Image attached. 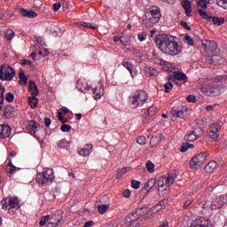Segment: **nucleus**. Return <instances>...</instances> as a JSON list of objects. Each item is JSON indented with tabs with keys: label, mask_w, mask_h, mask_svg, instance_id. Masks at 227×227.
Wrapping results in <instances>:
<instances>
[{
	"label": "nucleus",
	"mask_w": 227,
	"mask_h": 227,
	"mask_svg": "<svg viewBox=\"0 0 227 227\" xmlns=\"http://www.w3.org/2000/svg\"><path fill=\"white\" fill-rule=\"evenodd\" d=\"M153 63H154V65H160L161 67H168V61L157 58L153 59Z\"/></svg>",
	"instance_id": "nucleus-41"
},
{
	"label": "nucleus",
	"mask_w": 227,
	"mask_h": 227,
	"mask_svg": "<svg viewBox=\"0 0 227 227\" xmlns=\"http://www.w3.org/2000/svg\"><path fill=\"white\" fill-rule=\"evenodd\" d=\"M190 227H212V223H210V220L208 218L196 219L192 223Z\"/></svg>",
	"instance_id": "nucleus-15"
},
{
	"label": "nucleus",
	"mask_w": 227,
	"mask_h": 227,
	"mask_svg": "<svg viewBox=\"0 0 227 227\" xmlns=\"http://www.w3.org/2000/svg\"><path fill=\"white\" fill-rule=\"evenodd\" d=\"M60 130H61V132H70V130H72V126H70L68 124H63L60 127Z\"/></svg>",
	"instance_id": "nucleus-52"
},
{
	"label": "nucleus",
	"mask_w": 227,
	"mask_h": 227,
	"mask_svg": "<svg viewBox=\"0 0 227 227\" xmlns=\"http://www.w3.org/2000/svg\"><path fill=\"white\" fill-rule=\"evenodd\" d=\"M160 210H162V207H159V206L155 205L154 207H151L149 209V215H155V214H157V212H159Z\"/></svg>",
	"instance_id": "nucleus-47"
},
{
	"label": "nucleus",
	"mask_w": 227,
	"mask_h": 227,
	"mask_svg": "<svg viewBox=\"0 0 227 227\" xmlns=\"http://www.w3.org/2000/svg\"><path fill=\"white\" fill-rule=\"evenodd\" d=\"M5 39L9 43H12V40L15 38V32L12 29H7V31L4 34Z\"/></svg>",
	"instance_id": "nucleus-30"
},
{
	"label": "nucleus",
	"mask_w": 227,
	"mask_h": 227,
	"mask_svg": "<svg viewBox=\"0 0 227 227\" xmlns=\"http://www.w3.org/2000/svg\"><path fill=\"white\" fill-rule=\"evenodd\" d=\"M184 42L187 45H191V46L194 45V40H192V37L191 35H185L184 37Z\"/></svg>",
	"instance_id": "nucleus-49"
},
{
	"label": "nucleus",
	"mask_w": 227,
	"mask_h": 227,
	"mask_svg": "<svg viewBox=\"0 0 227 227\" xmlns=\"http://www.w3.org/2000/svg\"><path fill=\"white\" fill-rule=\"evenodd\" d=\"M52 180H54V170L52 168H45L42 174L36 175V182L40 185H46V184L52 182Z\"/></svg>",
	"instance_id": "nucleus-5"
},
{
	"label": "nucleus",
	"mask_w": 227,
	"mask_h": 227,
	"mask_svg": "<svg viewBox=\"0 0 227 227\" xmlns=\"http://www.w3.org/2000/svg\"><path fill=\"white\" fill-rule=\"evenodd\" d=\"M207 49L214 51L217 49V43L215 41H207Z\"/></svg>",
	"instance_id": "nucleus-38"
},
{
	"label": "nucleus",
	"mask_w": 227,
	"mask_h": 227,
	"mask_svg": "<svg viewBox=\"0 0 227 227\" xmlns=\"http://www.w3.org/2000/svg\"><path fill=\"white\" fill-rule=\"evenodd\" d=\"M217 79H218V81H221V82L227 84V74L226 75H218Z\"/></svg>",
	"instance_id": "nucleus-61"
},
{
	"label": "nucleus",
	"mask_w": 227,
	"mask_h": 227,
	"mask_svg": "<svg viewBox=\"0 0 227 227\" xmlns=\"http://www.w3.org/2000/svg\"><path fill=\"white\" fill-rule=\"evenodd\" d=\"M181 26L182 27H184V29H186V31H191V26H189V24L185 21H181Z\"/></svg>",
	"instance_id": "nucleus-62"
},
{
	"label": "nucleus",
	"mask_w": 227,
	"mask_h": 227,
	"mask_svg": "<svg viewBox=\"0 0 227 227\" xmlns=\"http://www.w3.org/2000/svg\"><path fill=\"white\" fill-rule=\"evenodd\" d=\"M190 148H194V145L193 144H190V143H183V145H181V149L180 152H182V153L187 152V150H189Z\"/></svg>",
	"instance_id": "nucleus-39"
},
{
	"label": "nucleus",
	"mask_w": 227,
	"mask_h": 227,
	"mask_svg": "<svg viewBox=\"0 0 227 227\" xmlns=\"http://www.w3.org/2000/svg\"><path fill=\"white\" fill-rule=\"evenodd\" d=\"M122 65L127 68V70H129V74H131V77H134L136 75V73L134 74V73L132 72V62H130L129 59H124L122 61Z\"/></svg>",
	"instance_id": "nucleus-23"
},
{
	"label": "nucleus",
	"mask_w": 227,
	"mask_h": 227,
	"mask_svg": "<svg viewBox=\"0 0 227 227\" xmlns=\"http://www.w3.org/2000/svg\"><path fill=\"white\" fill-rule=\"evenodd\" d=\"M5 100L9 103L13 102V100H15V95L12 92H7L5 94Z\"/></svg>",
	"instance_id": "nucleus-50"
},
{
	"label": "nucleus",
	"mask_w": 227,
	"mask_h": 227,
	"mask_svg": "<svg viewBox=\"0 0 227 227\" xmlns=\"http://www.w3.org/2000/svg\"><path fill=\"white\" fill-rule=\"evenodd\" d=\"M208 159V156L207 155V153H200L197 155H195L191 160H190V166L192 169H200L201 168V164L205 162Z\"/></svg>",
	"instance_id": "nucleus-9"
},
{
	"label": "nucleus",
	"mask_w": 227,
	"mask_h": 227,
	"mask_svg": "<svg viewBox=\"0 0 227 227\" xmlns=\"http://www.w3.org/2000/svg\"><path fill=\"white\" fill-rule=\"evenodd\" d=\"M174 78L176 80V81H183L184 82H187V74H184V73H175L174 74Z\"/></svg>",
	"instance_id": "nucleus-31"
},
{
	"label": "nucleus",
	"mask_w": 227,
	"mask_h": 227,
	"mask_svg": "<svg viewBox=\"0 0 227 227\" xmlns=\"http://www.w3.org/2000/svg\"><path fill=\"white\" fill-rule=\"evenodd\" d=\"M184 139L186 141H196V139H198V137H196L194 131H190L189 133H187V135L184 137Z\"/></svg>",
	"instance_id": "nucleus-40"
},
{
	"label": "nucleus",
	"mask_w": 227,
	"mask_h": 227,
	"mask_svg": "<svg viewBox=\"0 0 227 227\" xmlns=\"http://www.w3.org/2000/svg\"><path fill=\"white\" fill-rule=\"evenodd\" d=\"M95 100H100L104 96V87L102 85L97 86L92 90Z\"/></svg>",
	"instance_id": "nucleus-21"
},
{
	"label": "nucleus",
	"mask_w": 227,
	"mask_h": 227,
	"mask_svg": "<svg viewBox=\"0 0 227 227\" xmlns=\"http://www.w3.org/2000/svg\"><path fill=\"white\" fill-rule=\"evenodd\" d=\"M218 6H221L224 10L227 9V0H216Z\"/></svg>",
	"instance_id": "nucleus-54"
},
{
	"label": "nucleus",
	"mask_w": 227,
	"mask_h": 227,
	"mask_svg": "<svg viewBox=\"0 0 227 227\" xmlns=\"http://www.w3.org/2000/svg\"><path fill=\"white\" fill-rule=\"evenodd\" d=\"M28 103L29 106L32 109H35V107H36V106H38V98H36V96H32V98H28Z\"/></svg>",
	"instance_id": "nucleus-37"
},
{
	"label": "nucleus",
	"mask_w": 227,
	"mask_h": 227,
	"mask_svg": "<svg viewBox=\"0 0 227 227\" xmlns=\"http://www.w3.org/2000/svg\"><path fill=\"white\" fill-rule=\"evenodd\" d=\"M82 84H84V82L81 80L77 81V84H76V88L77 90H80V91H82L84 93V91H90V86H85L83 87Z\"/></svg>",
	"instance_id": "nucleus-36"
},
{
	"label": "nucleus",
	"mask_w": 227,
	"mask_h": 227,
	"mask_svg": "<svg viewBox=\"0 0 227 227\" xmlns=\"http://www.w3.org/2000/svg\"><path fill=\"white\" fill-rule=\"evenodd\" d=\"M57 145L59 146V148L68 150V148H70V142H68L67 138H62L57 143Z\"/></svg>",
	"instance_id": "nucleus-26"
},
{
	"label": "nucleus",
	"mask_w": 227,
	"mask_h": 227,
	"mask_svg": "<svg viewBox=\"0 0 227 227\" xmlns=\"http://www.w3.org/2000/svg\"><path fill=\"white\" fill-rule=\"evenodd\" d=\"M77 24L78 26H82V27H86L87 29H97V27H98V25L95 23L79 22Z\"/></svg>",
	"instance_id": "nucleus-33"
},
{
	"label": "nucleus",
	"mask_w": 227,
	"mask_h": 227,
	"mask_svg": "<svg viewBox=\"0 0 227 227\" xmlns=\"http://www.w3.org/2000/svg\"><path fill=\"white\" fill-rule=\"evenodd\" d=\"M164 88H165V92L169 93L171 90H173V83L168 82L164 84Z\"/></svg>",
	"instance_id": "nucleus-55"
},
{
	"label": "nucleus",
	"mask_w": 227,
	"mask_h": 227,
	"mask_svg": "<svg viewBox=\"0 0 227 227\" xmlns=\"http://www.w3.org/2000/svg\"><path fill=\"white\" fill-rule=\"evenodd\" d=\"M161 140H162V134H158L155 137H152L150 145L151 146H157V145H159V143H160Z\"/></svg>",
	"instance_id": "nucleus-27"
},
{
	"label": "nucleus",
	"mask_w": 227,
	"mask_h": 227,
	"mask_svg": "<svg viewBox=\"0 0 227 227\" xmlns=\"http://www.w3.org/2000/svg\"><path fill=\"white\" fill-rule=\"evenodd\" d=\"M3 106H4V87H0V107L3 110Z\"/></svg>",
	"instance_id": "nucleus-42"
},
{
	"label": "nucleus",
	"mask_w": 227,
	"mask_h": 227,
	"mask_svg": "<svg viewBox=\"0 0 227 227\" xmlns=\"http://www.w3.org/2000/svg\"><path fill=\"white\" fill-rule=\"evenodd\" d=\"M12 135V128L7 124L0 125V137L1 139H6Z\"/></svg>",
	"instance_id": "nucleus-16"
},
{
	"label": "nucleus",
	"mask_w": 227,
	"mask_h": 227,
	"mask_svg": "<svg viewBox=\"0 0 227 227\" xmlns=\"http://www.w3.org/2000/svg\"><path fill=\"white\" fill-rule=\"evenodd\" d=\"M28 88L30 90V93H31L32 97H37L38 87H36V84L35 83V82H29Z\"/></svg>",
	"instance_id": "nucleus-25"
},
{
	"label": "nucleus",
	"mask_w": 227,
	"mask_h": 227,
	"mask_svg": "<svg viewBox=\"0 0 227 227\" xmlns=\"http://www.w3.org/2000/svg\"><path fill=\"white\" fill-rule=\"evenodd\" d=\"M155 184H157V179H155V178L150 179V180L145 184V191H150V189H153V187H155Z\"/></svg>",
	"instance_id": "nucleus-34"
},
{
	"label": "nucleus",
	"mask_w": 227,
	"mask_h": 227,
	"mask_svg": "<svg viewBox=\"0 0 227 227\" xmlns=\"http://www.w3.org/2000/svg\"><path fill=\"white\" fill-rule=\"evenodd\" d=\"M154 42L160 51L166 56H178L182 52L183 47L175 37L170 35H161L154 38Z\"/></svg>",
	"instance_id": "nucleus-1"
},
{
	"label": "nucleus",
	"mask_w": 227,
	"mask_h": 227,
	"mask_svg": "<svg viewBox=\"0 0 227 227\" xmlns=\"http://www.w3.org/2000/svg\"><path fill=\"white\" fill-rule=\"evenodd\" d=\"M207 90L209 93H212L215 97H217L221 95V93H224V91H226L225 87H219L215 85L209 86Z\"/></svg>",
	"instance_id": "nucleus-19"
},
{
	"label": "nucleus",
	"mask_w": 227,
	"mask_h": 227,
	"mask_svg": "<svg viewBox=\"0 0 227 227\" xmlns=\"http://www.w3.org/2000/svg\"><path fill=\"white\" fill-rule=\"evenodd\" d=\"M186 100L187 102H196V97H194L193 95H189L187 98H186Z\"/></svg>",
	"instance_id": "nucleus-64"
},
{
	"label": "nucleus",
	"mask_w": 227,
	"mask_h": 227,
	"mask_svg": "<svg viewBox=\"0 0 227 227\" xmlns=\"http://www.w3.org/2000/svg\"><path fill=\"white\" fill-rule=\"evenodd\" d=\"M147 113L149 116H154V114H156L157 113V107L155 106L149 107L147 110Z\"/></svg>",
	"instance_id": "nucleus-53"
},
{
	"label": "nucleus",
	"mask_w": 227,
	"mask_h": 227,
	"mask_svg": "<svg viewBox=\"0 0 227 227\" xmlns=\"http://www.w3.org/2000/svg\"><path fill=\"white\" fill-rule=\"evenodd\" d=\"M17 169V168L10 163H8L7 166V172L8 173H14V171Z\"/></svg>",
	"instance_id": "nucleus-59"
},
{
	"label": "nucleus",
	"mask_w": 227,
	"mask_h": 227,
	"mask_svg": "<svg viewBox=\"0 0 227 227\" xmlns=\"http://www.w3.org/2000/svg\"><path fill=\"white\" fill-rule=\"evenodd\" d=\"M227 203V196H215L211 200V210H217L219 208H223L224 204Z\"/></svg>",
	"instance_id": "nucleus-11"
},
{
	"label": "nucleus",
	"mask_w": 227,
	"mask_h": 227,
	"mask_svg": "<svg viewBox=\"0 0 227 227\" xmlns=\"http://www.w3.org/2000/svg\"><path fill=\"white\" fill-rule=\"evenodd\" d=\"M198 204L201 205V208L203 211L202 214H207L208 210H212V202L210 200H207L206 197H200L198 200Z\"/></svg>",
	"instance_id": "nucleus-14"
},
{
	"label": "nucleus",
	"mask_w": 227,
	"mask_h": 227,
	"mask_svg": "<svg viewBox=\"0 0 227 227\" xmlns=\"http://www.w3.org/2000/svg\"><path fill=\"white\" fill-rule=\"evenodd\" d=\"M51 215H47L45 216H42L41 217V221L39 222V226H45V223L51 220Z\"/></svg>",
	"instance_id": "nucleus-48"
},
{
	"label": "nucleus",
	"mask_w": 227,
	"mask_h": 227,
	"mask_svg": "<svg viewBox=\"0 0 227 227\" xmlns=\"http://www.w3.org/2000/svg\"><path fill=\"white\" fill-rule=\"evenodd\" d=\"M36 43H38V45H40L41 47H44L45 45V42H43V39L42 37H37L36 38Z\"/></svg>",
	"instance_id": "nucleus-63"
},
{
	"label": "nucleus",
	"mask_w": 227,
	"mask_h": 227,
	"mask_svg": "<svg viewBox=\"0 0 227 227\" xmlns=\"http://www.w3.org/2000/svg\"><path fill=\"white\" fill-rule=\"evenodd\" d=\"M145 168L150 173H153L155 171V165L152 161H147L145 164Z\"/></svg>",
	"instance_id": "nucleus-46"
},
{
	"label": "nucleus",
	"mask_w": 227,
	"mask_h": 227,
	"mask_svg": "<svg viewBox=\"0 0 227 227\" xmlns=\"http://www.w3.org/2000/svg\"><path fill=\"white\" fill-rule=\"evenodd\" d=\"M160 11L157 7H153L150 11L145 12V20L143 21V26L145 27H152L160 20Z\"/></svg>",
	"instance_id": "nucleus-4"
},
{
	"label": "nucleus",
	"mask_w": 227,
	"mask_h": 227,
	"mask_svg": "<svg viewBox=\"0 0 227 227\" xmlns=\"http://www.w3.org/2000/svg\"><path fill=\"white\" fill-rule=\"evenodd\" d=\"M93 150L92 144H86L83 148H78V153L82 157H88L91 154V151Z\"/></svg>",
	"instance_id": "nucleus-17"
},
{
	"label": "nucleus",
	"mask_w": 227,
	"mask_h": 227,
	"mask_svg": "<svg viewBox=\"0 0 227 227\" xmlns=\"http://www.w3.org/2000/svg\"><path fill=\"white\" fill-rule=\"evenodd\" d=\"M107 210H109L108 204L98 206V211L99 212V214H106V212H107Z\"/></svg>",
	"instance_id": "nucleus-44"
},
{
	"label": "nucleus",
	"mask_w": 227,
	"mask_h": 227,
	"mask_svg": "<svg viewBox=\"0 0 227 227\" xmlns=\"http://www.w3.org/2000/svg\"><path fill=\"white\" fill-rule=\"evenodd\" d=\"M170 114H172L174 118H181L182 120H184V118L187 117V114H189V112L187 111V107L181 106L178 108H173L170 111Z\"/></svg>",
	"instance_id": "nucleus-13"
},
{
	"label": "nucleus",
	"mask_w": 227,
	"mask_h": 227,
	"mask_svg": "<svg viewBox=\"0 0 227 227\" xmlns=\"http://www.w3.org/2000/svg\"><path fill=\"white\" fill-rule=\"evenodd\" d=\"M27 130L32 136H35L36 134V121H30L27 126Z\"/></svg>",
	"instance_id": "nucleus-28"
},
{
	"label": "nucleus",
	"mask_w": 227,
	"mask_h": 227,
	"mask_svg": "<svg viewBox=\"0 0 227 227\" xmlns=\"http://www.w3.org/2000/svg\"><path fill=\"white\" fill-rule=\"evenodd\" d=\"M131 187H132V189H139L141 187V182L132 180L131 181Z\"/></svg>",
	"instance_id": "nucleus-56"
},
{
	"label": "nucleus",
	"mask_w": 227,
	"mask_h": 227,
	"mask_svg": "<svg viewBox=\"0 0 227 227\" xmlns=\"http://www.w3.org/2000/svg\"><path fill=\"white\" fill-rule=\"evenodd\" d=\"M207 61L209 64L214 63L215 65H224V63H226V59L219 55L208 57Z\"/></svg>",
	"instance_id": "nucleus-18"
},
{
	"label": "nucleus",
	"mask_w": 227,
	"mask_h": 227,
	"mask_svg": "<svg viewBox=\"0 0 227 227\" xmlns=\"http://www.w3.org/2000/svg\"><path fill=\"white\" fill-rule=\"evenodd\" d=\"M12 111H13V107L12 106H7L4 109V116L5 118H10V114H12Z\"/></svg>",
	"instance_id": "nucleus-45"
},
{
	"label": "nucleus",
	"mask_w": 227,
	"mask_h": 227,
	"mask_svg": "<svg viewBox=\"0 0 227 227\" xmlns=\"http://www.w3.org/2000/svg\"><path fill=\"white\" fill-rule=\"evenodd\" d=\"M138 145H146V137L145 136H140L137 139Z\"/></svg>",
	"instance_id": "nucleus-57"
},
{
	"label": "nucleus",
	"mask_w": 227,
	"mask_h": 227,
	"mask_svg": "<svg viewBox=\"0 0 227 227\" xmlns=\"http://www.w3.org/2000/svg\"><path fill=\"white\" fill-rule=\"evenodd\" d=\"M141 210H143V208L135 211L126 217L124 220V224L126 227H141V224L137 223V219L141 217Z\"/></svg>",
	"instance_id": "nucleus-8"
},
{
	"label": "nucleus",
	"mask_w": 227,
	"mask_h": 227,
	"mask_svg": "<svg viewBox=\"0 0 227 227\" xmlns=\"http://www.w3.org/2000/svg\"><path fill=\"white\" fill-rule=\"evenodd\" d=\"M178 178V170H171L168 176H163L158 181V191H168L170 185L175 184V180Z\"/></svg>",
	"instance_id": "nucleus-3"
},
{
	"label": "nucleus",
	"mask_w": 227,
	"mask_h": 227,
	"mask_svg": "<svg viewBox=\"0 0 227 227\" xmlns=\"http://www.w3.org/2000/svg\"><path fill=\"white\" fill-rule=\"evenodd\" d=\"M219 165L217 164V162L215 161H210L209 163H207V165L206 166V171L207 173H214V171H215V169H217V167Z\"/></svg>",
	"instance_id": "nucleus-24"
},
{
	"label": "nucleus",
	"mask_w": 227,
	"mask_h": 227,
	"mask_svg": "<svg viewBox=\"0 0 227 227\" xmlns=\"http://www.w3.org/2000/svg\"><path fill=\"white\" fill-rule=\"evenodd\" d=\"M199 15H200L201 19H204V20H210L212 19V22L215 26H223L224 24V18L221 17H212L207 13V12L199 9L198 10Z\"/></svg>",
	"instance_id": "nucleus-10"
},
{
	"label": "nucleus",
	"mask_w": 227,
	"mask_h": 227,
	"mask_svg": "<svg viewBox=\"0 0 227 227\" xmlns=\"http://www.w3.org/2000/svg\"><path fill=\"white\" fill-rule=\"evenodd\" d=\"M61 219H63V217L61 216V211H57L51 218V220L57 224H59V223H61Z\"/></svg>",
	"instance_id": "nucleus-32"
},
{
	"label": "nucleus",
	"mask_w": 227,
	"mask_h": 227,
	"mask_svg": "<svg viewBox=\"0 0 227 227\" xmlns=\"http://www.w3.org/2000/svg\"><path fill=\"white\" fill-rule=\"evenodd\" d=\"M204 129L203 128H197L193 130V133L195 134L197 139L198 137H200V136H203Z\"/></svg>",
	"instance_id": "nucleus-51"
},
{
	"label": "nucleus",
	"mask_w": 227,
	"mask_h": 227,
	"mask_svg": "<svg viewBox=\"0 0 227 227\" xmlns=\"http://www.w3.org/2000/svg\"><path fill=\"white\" fill-rule=\"evenodd\" d=\"M223 122L212 123L209 125V137L215 141L219 137V133L223 129Z\"/></svg>",
	"instance_id": "nucleus-12"
},
{
	"label": "nucleus",
	"mask_w": 227,
	"mask_h": 227,
	"mask_svg": "<svg viewBox=\"0 0 227 227\" xmlns=\"http://www.w3.org/2000/svg\"><path fill=\"white\" fill-rule=\"evenodd\" d=\"M181 6L185 11L186 17H191V13L192 12V2L189 0H184L181 4Z\"/></svg>",
	"instance_id": "nucleus-20"
},
{
	"label": "nucleus",
	"mask_w": 227,
	"mask_h": 227,
	"mask_svg": "<svg viewBox=\"0 0 227 227\" xmlns=\"http://www.w3.org/2000/svg\"><path fill=\"white\" fill-rule=\"evenodd\" d=\"M147 100L148 94L146 91L137 90L129 95L128 104L131 109H137V107H143Z\"/></svg>",
	"instance_id": "nucleus-2"
},
{
	"label": "nucleus",
	"mask_w": 227,
	"mask_h": 227,
	"mask_svg": "<svg viewBox=\"0 0 227 227\" xmlns=\"http://www.w3.org/2000/svg\"><path fill=\"white\" fill-rule=\"evenodd\" d=\"M124 173H125V170H123V168H119V169L117 170L116 178H117L118 180H120V178H121V176H123Z\"/></svg>",
	"instance_id": "nucleus-60"
},
{
	"label": "nucleus",
	"mask_w": 227,
	"mask_h": 227,
	"mask_svg": "<svg viewBox=\"0 0 227 227\" xmlns=\"http://www.w3.org/2000/svg\"><path fill=\"white\" fill-rule=\"evenodd\" d=\"M20 75V81H19V84H27V76H26V73H24V71H20L19 73Z\"/></svg>",
	"instance_id": "nucleus-35"
},
{
	"label": "nucleus",
	"mask_w": 227,
	"mask_h": 227,
	"mask_svg": "<svg viewBox=\"0 0 227 227\" xmlns=\"http://www.w3.org/2000/svg\"><path fill=\"white\" fill-rule=\"evenodd\" d=\"M197 4L200 8L205 10L207 9V5L210 4V0H199Z\"/></svg>",
	"instance_id": "nucleus-43"
},
{
	"label": "nucleus",
	"mask_w": 227,
	"mask_h": 227,
	"mask_svg": "<svg viewBox=\"0 0 227 227\" xmlns=\"http://www.w3.org/2000/svg\"><path fill=\"white\" fill-rule=\"evenodd\" d=\"M3 210H11L12 208H20V200L17 197H6L1 201Z\"/></svg>",
	"instance_id": "nucleus-7"
},
{
	"label": "nucleus",
	"mask_w": 227,
	"mask_h": 227,
	"mask_svg": "<svg viewBox=\"0 0 227 227\" xmlns=\"http://www.w3.org/2000/svg\"><path fill=\"white\" fill-rule=\"evenodd\" d=\"M145 74H147L149 77H155L156 75L159 74V71H157L155 67H145Z\"/></svg>",
	"instance_id": "nucleus-29"
},
{
	"label": "nucleus",
	"mask_w": 227,
	"mask_h": 227,
	"mask_svg": "<svg viewBox=\"0 0 227 227\" xmlns=\"http://www.w3.org/2000/svg\"><path fill=\"white\" fill-rule=\"evenodd\" d=\"M20 13L22 15V17H27V19H35V17L38 16V13L35 12L27 11L26 9H20Z\"/></svg>",
	"instance_id": "nucleus-22"
},
{
	"label": "nucleus",
	"mask_w": 227,
	"mask_h": 227,
	"mask_svg": "<svg viewBox=\"0 0 227 227\" xmlns=\"http://www.w3.org/2000/svg\"><path fill=\"white\" fill-rule=\"evenodd\" d=\"M38 54H39V56H41V58H45V56H49V50L43 48V50H41V51H39Z\"/></svg>",
	"instance_id": "nucleus-58"
},
{
	"label": "nucleus",
	"mask_w": 227,
	"mask_h": 227,
	"mask_svg": "<svg viewBox=\"0 0 227 227\" xmlns=\"http://www.w3.org/2000/svg\"><path fill=\"white\" fill-rule=\"evenodd\" d=\"M15 74V69L12 66L3 64L0 67V81H12Z\"/></svg>",
	"instance_id": "nucleus-6"
}]
</instances>
